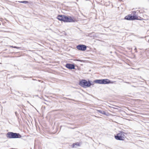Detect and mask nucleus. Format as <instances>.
<instances>
[{"label": "nucleus", "mask_w": 149, "mask_h": 149, "mask_svg": "<svg viewBox=\"0 0 149 149\" xmlns=\"http://www.w3.org/2000/svg\"><path fill=\"white\" fill-rule=\"evenodd\" d=\"M132 13L133 15H132L131 14L128 15L125 17L124 19L128 20H142L143 19V18L140 17H138L136 15V11H133Z\"/></svg>", "instance_id": "nucleus-1"}, {"label": "nucleus", "mask_w": 149, "mask_h": 149, "mask_svg": "<svg viewBox=\"0 0 149 149\" xmlns=\"http://www.w3.org/2000/svg\"><path fill=\"white\" fill-rule=\"evenodd\" d=\"M6 137L9 139L20 138L22 136L19 133L9 132L6 134Z\"/></svg>", "instance_id": "nucleus-2"}, {"label": "nucleus", "mask_w": 149, "mask_h": 149, "mask_svg": "<svg viewBox=\"0 0 149 149\" xmlns=\"http://www.w3.org/2000/svg\"><path fill=\"white\" fill-rule=\"evenodd\" d=\"M127 133L124 132L123 131H119V132L115 136V139L117 140L120 141H123L125 137V134H127Z\"/></svg>", "instance_id": "nucleus-3"}, {"label": "nucleus", "mask_w": 149, "mask_h": 149, "mask_svg": "<svg viewBox=\"0 0 149 149\" xmlns=\"http://www.w3.org/2000/svg\"><path fill=\"white\" fill-rule=\"evenodd\" d=\"M94 82L100 84H107L113 83L112 82L107 79H95L94 81Z\"/></svg>", "instance_id": "nucleus-4"}, {"label": "nucleus", "mask_w": 149, "mask_h": 149, "mask_svg": "<svg viewBox=\"0 0 149 149\" xmlns=\"http://www.w3.org/2000/svg\"><path fill=\"white\" fill-rule=\"evenodd\" d=\"M90 81H87L86 80L82 79L80 80L79 82V84L81 86L84 88H86L90 87Z\"/></svg>", "instance_id": "nucleus-5"}, {"label": "nucleus", "mask_w": 149, "mask_h": 149, "mask_svg": "<svg viewBox=\"0 0 149 149\" xmlns=\"http://www.w3.org/2000/svg\"><path fill=\"white\" fill-rule=\"evenodd\" d=\"M75 20L73 17L65 16L64 22H74Z\"/></svg>", "instance_id": "nucleus-6"}, {"label": "nucleus", "mask_w": 149, "mask_h": 149, "mask_svg": "<svg viewBox=\"0 0 149 149\" xmlns=\"http://www.w3.org/2000/svg\"><path fill=\"white\" fill-rule=\"evenodd\" d=\"M76 47L79 50L84 51L86 49L87 46L82 44H79L77 45Z\"/></svg>", "instance_id": "nucleus-7"}, {"label": "nucleus", "mask_w": 149, "mask_h": 149, "mask_svg": "<svg viewBox=\"0 0 149 149\" xmlns=\"http://www.w3.org/2000/svg\"><path fill=\"white\" fill-rule=\"evenodd\" d=\"M65 66L67 68L70 70L74 69H75V65L74 64L67 63Z\"/></svg>", "instance_id": "nucleus-8"}, {"label": "nucleus", "mask_w": 149, "mask_h": 149, "mask_svg": "<svg viewBox=\"0 0 149 149\" xmlns=\"http://www.w3.org/2000/svg\"><path fill=\"white\" fill-rule=\"evenodd\" d=\"M65 15H58L57 17V19L60 21L63 22H64Z\"/></svg>", "instance_id": "nucleus-9"}, {"label": "nucleus", "mask_w": 149, "mask_h": 149, "mask_svg": "<svg viewBox=\"0 0 149 149\" xmlns=\"http://www.w3.org/2000/svg\"><path fill=\"white\" fill-rule=\"evenodd\" d=\"M97 111L99 113L106 116L108 115V113H106L105 111L102 110H97Z\"/></svg>", "instance_id": "nucleus-10"}, {"label": "nucleus", "mask_w": 149, "mask_h": 149, "mask_svg": "<svg viewBox=\"0 0 149 149\" xmlns=\"http://www.w3.org/2000/svg\"><path fill=\"white\" fill-rule=\"evenodd\" d=\"M79 146V143H73L72 145V148H76L77 146Z\"/></svg>", "instance_id": "nucleus-11"}, {"label": "nucleus", "mask_w": 149, "mask_h": 149, "mask_svg": "<svg viewBox=\"0 0 149 149\" xmlns=\"http://www.w3.org/2000/svg\"><path fill=\"white\" fill-rule=\"evenodd\" d=\"M19 2L20 3H29V1H19Z\"/></svg>", "instance_id": "nucleus-12"}, {"label": "nucleus", "mask_w": 149, "mask_h": 149, "mask_svg": "<svg viewBox=\"0 0 149 149\" xmlns=\"http://www.w3.org/2000/svg\"><path fill=\"white\" fill-rule=\"evenodd\" d=\"M77 61H80L81 62H85V61H86L85 60H80V59H77Z\"/></svg>", "instance_id": "nucleus-13"}, {"label": "nucleus", "mask_w": 149, "mask_h": 149, "mask_svg": "<svg viewBox=\"0 0 149 149\" xmlns=\"http://www.w3.org/2000/svg\"><path fill=\"white\" fill-rule=\"evenodd\" d=\"M10 47H12L14 48H16V49H19L20 48V47H16V46H14L13 47V46H11Z\"/></svg>", "instance_id": "nucleus-14"}, {"label": "nucleus", "mask_w": 149, "mask_h": 149, "mask_svg": "<svg viewBox=\"0 0 149 149\" xmlns=\"http://www.w3.org/2000/svg\"><path fill=\"white\" fill-rule=\"evenodd\" d=\"M94 81L93 82H92V81H90V83L91 84L90 85V86H91V85H94Z\"/></svg>", "instance_id": "nucleus-15"}, {"label": "nucleus", "mask_w": 149, "mask_h": 149, "mask_svg": "<svg viewBox=\"0 0 149 149\" xmlns=\"http://www.w3.org/2000/svg\"><path fill=\"white\" fill-rule=\"evenodd\" d=\"M23 78H29V77H23Z\"/></svg>", "instance_id": "nucleus-16"}, {"label": "nucleus", "mask_w": 149, "mask_h": 149, "mask_svg": "<svg viewBox=\"0 0 149 149\" xmlns=\"http://www.w3.org/2000/svg\"><path fill=\"white\" fill-rule=\"evenodd\" d=\"M136 47H135V49H134V50H136Z\"/></svg>", "instance_id": "nucleus-17"}, {"label": "nucleus", "mask_w": 149, "mask_h": 149, "mask_svg": "<svg viewBox=\"0 0 149 149\" xmlns=\"http://www.w3.org/2000/svg\"><path fill=\"white\" fill-rule=\"evenodd\" d=\"M126 83H129V82H126Z\"/></svg>", "instance_id": "nucleus-18"}, {"label": "nucleus", "mask_w": 149, "mask_h": 149, "mask_svg": "<svg viewBox=\"0 0 149 149\" xmlns=\"http://www.w3.org/2000/svg\"><path fill=\"white\" fill-rule=\"evenodd\" d=\"M78 0H77V1H78Z\"/></svg>", "instance_id": "nucleus-19"}, {"label": "nucleus", "mask_w": 149, "mask_h": 149, "mask_svg": "<svg viewBox=\"0 0 149 149\" xmlns=\"http://www.w3.org/2000/svg\"><path fill=\"white\" fill-rule=\"evenodd\" d=\"M0 64H1V63H0Z\"/></svg>", "instance_id": "nucleus-20"}]
</instances>
